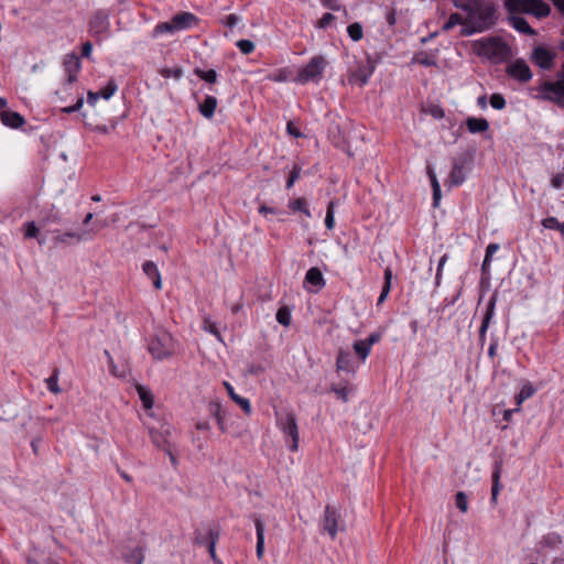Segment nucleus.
Listing matches in <instances>:
<instances>
[{
	"label": "nucleus",
	"instance_id": "f257e3e1",
	"mask_svg": "<svg viewBox=\"0 0 564 564\" xmlns=\"http://www.w3.org/2000/svg\"><path fill=\"white\" fill-rule=\"evenodd\" d=\"M454 6L468 12L471 20L477 19V21L474 22L475 28L470 31L463 30V35L481 32L492 23L494 10L490 7H482L481 0H454Z\"/></svg>",
	"mask_w": 564,
	"mask_h": 564
},
{
	"label": "nucleus",
	"instance_id": "f03ea898",
	"mask_svg": "<svg viewBox=\"0 0 564 564\" xmlns=\"http://www.w3.org/2000/svg\"><path fill=\"white\" fill-rule=\"evenodd\" d=\"M509 13H525L543 19L550 15L551 7L543 0H505Z\"/></svg>",
	"mask_w": 564,
	"mask_h": 564
},
{
	"label": "nucleus",
	"instance_id": "7ed1b4c3",
	"mask_svg": "<svg viewBox=\"0 0 564 564\" xmlns=\"http://www.w3.org/2000/svg\"><path fill=\"white\" fill-rule=\"evenodd\" d=\"M148 350L156 360L170 358L174 354V339L172 335L164 330H158L150 340Z\"/></svg>",
	"mask_w": 564,
	"mask_h": 564
},
{
	"label": "nucleus",
	"instance_id": "20e7f679",
	"mask_svg": "<svg viewBox=\"0 0 564 564\" xmlns=\"http://www.w3.org/2000/svg\"><path fill=\"white\" fill-rule=\"evenodd\" d=\"M327 65L326 59L322 55H316L299 70L296 82L306 84L310 82L318 83L322 78L323 72Z\"/></svg>",
	"mask_w": 564,
	"mask_h": 564
},
{
	"label": "nucleus",
	"instance_id": "39448f33",
	"mask_svg": "<svg viewBox=\"0 0 564 564\" xmlns=\"http://www.w3.org/2000/svg\"><path fill=\"white\" fill-rule=\"evenodd\" d=\"M539 91L541 99L551 101L564 109V80L543 82Z\"/></svg>",
	"mask_w": 564,
	"mask_h": 564
},
{
	"label": "nucleus",
	"instance_id": "423d86ee",
	"mask_svg": "<svg viewBox=\"0 0 564 564\" xmlns=\"http://www.w3.org/2000/svg\"><path fill=\"white\" fill-rule=\"evenodd\" d=\"M278 425L282 430L284 436L291 438L289 449L292 452L299 448V427L295 414L286 412L285 414L278 415Z\"/></svg>",
	"mask_w": 564,
	"mask_h": 564
},
{
	"label": "nucleus",
	"instance_id": "0eeeda50",
	"mask_svg": "<svg viewBox=\"0 0 564 564\" xmlns=\"http://www.w3.org/2000/svg\"><path fill=\"white\" fill-rule=\"evenodd\" d=\"M480 53L489 58L505 59L510 54V47L500 37H489L480 42Z\"/></svg>",
	"mask_w": 564,
	"mask_h": 564
},
{
	"label": "nucleus",
	"instance_id": "6e6552de",
	"mask_svg": "<svg viewBox=\"0 0 564 564\" xmlns=\"http://www.w3.org/2000/svg\"><path fill=\"white\" fill-rule=\"evenodd\" d=\"M323 530L334 540L337 536L339 530H344V523L340 520V513L338 510L327 505L324 511L323 518Z\"/></svg>",
	"mask_w": 564,
	"mask_h": 564
},
{
	"label": "nucleus",
	"instance_id": "1a4fd4ad",
	"mask_svg": "<svg viewBox=\"0 0 564 564\" xmlns=\"http://www.w3.org/2000/svg\"><path fill=\"white\" fill-rule=\"evenodd\" d=\"M555 57L556 54L544 45L535 46L531 53V61L540 68L546 70L553 67Z\"/></svg>",
	"mask_w": 564,
	"mask_h": 564
},
{
	"label": "nucleus",
	"instance_id": "9d476101",
	"mask_svg": "<svg viewBox=\"0 0 564 564\" xmlns=\"http://www.w3.org/2000/svg\"><path fill=\"white\" fill-rule=\"evenodd\" d=\"M110 21L109 13L106 10H97L94 12L89 21V32L93 36H99L109 31Z\"/></svg>",
	"mask_w": 564,
	"mask_h": 564
},
{
	"label": "nucleus",
	"instance_id": "9b49d317",
	"mask_svg": "<svg viewBox=\"0 0 564 564\" xmlns=\"http://www.w3.org/2000/svg\"><path fill=\"white\" fill-rule=\"evenodd\" d=\"M497 301H498V295H497V292H495L486 305V311H485V314L482 317L481 325L479 327V343L481 346H484V344L486 341L487 330H488L490 323L495 316Z\"/></svg>",
	"mask_w": 564,
	"mask_h": 564
},
{
	"label": "nucleus",
	"instance_id": "f8f14e48",
	"mask_svg": "<svg viewBox=\"0 0 564 564\" xmlns=\"http://www.w3.org/2000/svg\"><path fill=\"white\" fill-rule=\"evenodd\" d=\"M506 72L510 77L521 83H527L532 78V72L529 65L521 58L516 59L513 63H511L507 67Z\"/></svg>",
	"mask_w": 564,
	"mask_h": 564
},
{
	"label": "nucleus",
	"instance_id": "ddd939ff",
	"mask_svg": "<svg viewBox=\"0 0 564 564\" xmlns=\"http://www.w3.org/2000/svg\"><path fill=\"white\" fill-rule=\"evenodd\" d=\"M375 70V63L370 57H367L365 62L358 64L357 69H355L350 75V80H356L360 86H364L368 83Z\"/></svg>",
	"mask_w": 564,
	"mask_h": 564
},
{
	"label": "nucleus",
	"instance_id": "4468645a",
	"mask_svg": "<svg viewBox=\"0 0 564 564\" xmlns=\"http://www.w3.org/2000/svg\"><path fill=\"white\" fill-rule=\"evenodd\" d=\"M149 434L154 446L165 449L166 446L172 445L169 441L171 435V427L169 424H162L160 429L149 427Z\"/></svg>",
	"mask_w": 564,
	"mask_h": 564
},
{
	"label": "nucleus",
	"instance_id": "2eb2a0df",
	"mask_svg": "<svg viewBox=\"0 0 564 564\" xmlns=\"http://www.w3.org/2000/svg\"><path fill=\"white\" fill-rule=\"evenodd\" d=\"M61 223L62 218L54 206L47 209L39 219L40 227L51 232H57L58 229L54 228V225H58Z\"/></svg>",
	"mask_w": 564,
	"mask_h": 564
},
{
	"label": "nucleus",
	"instance_id": "dca6fc26",
	"mask_svg": "<svg viewBox=\"0 0 564 564\" xmlns=\"http://www.w3.org/2000/svg\"><path fill=\"white\" fill-rule=\"evenodd\" d=\"M467 163V158L465 155H460L456 158L453 162V167L451 171V183L455 186L463 184L466 180L465 166Z\"/></svg>",
	"mask_w": 564,
	"mask_h": 564
},
{
	"label": "nucleus",
	"instance_id": "f3484780",
	"mask_svg": "<svg viewBox=\"0 0 564 564\" xmlns=\"http://www.w3.org/2000/svg\"><path fill=\"white\" fill-rule=\"evenodd\" d=\"M64 69L67 73V84L72 85L77 79L80 69V59L76 54H68L64 59Z\"/></svg>",
	"mask_w": 564,
	"mask_h": 564
},
{
	"label": "nucleus",
	"instance_id": "a211bd4d",
	"mask_svg": "<svg viewBox=\"0 0 564 564\" xmlns=\"http://www.w3.org/2000/svg\"><path fill=\"white\" fill-rule=\"evenodd\" d=\"M176 31L191 29L197 24L198 18L191 12H181L172 18Z\"/></svg>",
	"mask_w": 564,
	"mask_h": 564
},
{
	"label": "nucleus",
	"instance_id": "6ab92c4d",
	"mask_svg": "<svg viewBox=\"0 0 564 564\" xmlns=\"http://www.w3.org/2000/svg\"><path fill=\"white\" fill-rule=\"evenodd\" d=\"M336 369L337 371H346L351 373L356 371V365L350 351L339 349L336 358Z\"/></svg>",
	"mask_w": 564,
	"mask_h": 564
},
{
	"label": "nucleus",
	"instance_id": "aec40b11",
	"mask_svg": "<svg viewBox=\"0 0 564 564\" xmlns=\"http://www.w3.org/2000/svg\"><path fill=\"white\" fill-rule=\"evenodd\" d=\"M1 122L12 129H19L25 123V119L17 111L3 110L0 113Z\"/></svg>",
	"mask_w": 564,
	"mask_h": 564
},
{
	"label": "nucleus",
	"instance_id": "412c9836",
	"mask_svg": "<svg viewBox=\"0 0 564 564\" xmlns=\"http://www.w3.org/2000/svg\"><path fill=\"white\" fill-rule=\"evenodd\" d=\"M252 518L257 532L256 552L258 558H261L264 553V523L262 522L261 518L256 514Z\"/></svg>",
	"mask_w": 564,
	"mask_h": 564
},
{
	"label": "nucleus",
	"instance_id": "4be33fe9",
	"mask_svg": "<svg viewBox=\"0 0 564 564\" xmlns=\"http://www.w3.org/2000/svg\"><path fill=\"white\" fill-rule=\"evenodd\" d=\"M144 274L152 280L156 290L162 288V279L158 265L153 261H145L142 265Z\"/></svg>",
	"mask_w": 564,
	"mask_h": 564
},
{
	"label": "nucleus",
	"instance_id": "5701e85b",
	"mask_svg": "<svg viewBox=\"0 0 564 564\" xmlns=\"http://www.w3.org/2000/svg\"><path fill=\"white\" fill-rule=\"evenodd\" d=\"M224 386L228 392V395L230 397V399L236 402L241 409L242 411L246 413V414H251V404H250V401L246 398H242L240 395H238L236 392H235V389L234 387L227 382V381H224Z\"/></svg>",
	"mask_w": 564,
	"mask_h": 564
},
{
	"label": "nucleus",
	"instance_id": "b1692460",
	"mask_svg": "<svg viewBox=\"0 0 564 564\" xmlns=\"http://www.w3.org/2000/svg\"><path fill=\"white\" fill-rule=\"evenodd\" d=\"M217 98L208 95L204 101L198 105V110L204 118L212 119L217 108Z\"/></svg>",
	"mask_w": 564,
	"mask_h": 564
},
{
	"label": "nucleus",
	"instance_id": "393cba45",
	"mask_svg": "<svg viewBox=\"0 0 564 564\" xmlns=\"http://www.w3.org/2000/svg\"><path fill=\"white\" fill-rule=\"evenodd\" d=\"M466 127L470 133H481L489 129V122L485 118L469 117L466 119Z\"/></svg>",
	"mask_w": 564,
	"mask_h": 564
},
{
	"label": "nucleus",
	"instance_id": "a878e982",
	"mask_svg": "<svg viewBox=\"0 0 564 564\" xmlns=\"http://www.w3.org/2000/svg\"><path fill=\"white\" fill-rule=\"evenodd\" d=\"M509 21L510 24L520 33L531 36L536 34L535 30L530 26L528 21L520 15H512L509 18Z\"/></svg>",
	"mask_w": 564,
	"mask_h": 564
},
{
	"label": "nucleus",
	"instance_id": "bb28decb",
	"mask_svg": "<svg viewBox=\"0 0 564 564\" xmlns=\"http://www.w3.org/2000/svg\"><path fill=\"white\" fill-rule=\"evenodd\" d=\"M88 238H89V232L86 230L80 231V232L69 231V232H65V234L57 235L56 237H54V243L55 245L67 243L68 239H75L77 242H79L83 240H87Z\"/></svg>",
	"mask_w": 564,
	"mask_h": 564
},
{
	"label": "nucleus",
	"instance_id": "cd10ccee",
	"mask_svg": "<svg viewBox=\"0 0 564 564\" xmlns=\"http://www.w3.org/2000/svg\"><path fill=\"white\" fill-rule=\"evenodd\" d=\"M305 282L316 286L317 289L325 286V279L322 271L316 267L308 269L305 274Z\"/></svg>",
	"mask_w": 564,
	"mask_h": 564
},
{
	"label": "nucleus",
	"instance_id": "c85d7f7f",
	"mask_svg": "<svg viewBox=\"0 0 564 564\" xmlns=\"http://www.w3.org/2000/svg\"><path fill=\"white\" fill-rule=\"evenodd\" d=\"M209 413L216 419L217 424L221 432H226L225 427V413L221 404L218 401H212L208 404Z\"/></svg>",
	"mask_w": 564,
	"mask_h": 564
},
{
	"label": "nucleus",
	"instance_id": "c756f323",
	"mask_svg": "<svg viewBox=\"0 0 564 564\" xmlns=\"http://www.w3.org/2000/svg\"><path fill=\"white\" fill-rule=\"evenodd\" d=\"M501 473H502V462L499 460V462L495 463V469H494L492 476H491V479H492L491 500L492 501H496L497 496L499 494Z\"/></svg>",
	"mask_w": 564,
	"mask_h": 564
},
{
	"label": "nucleus",
	"instance_id": "7c9ffc66",
	"mask_svg": "<svg viewBox=\"0 0 564 564\" xmlns=\"http://www.w3.org/2000/svg\"><path fill=\"white\" fill-rule=\"evenodd\" d=\"M135 390L138 392L140 400L142 401L143 406L147 410H151L154 404V395L151 392V390L142 384H137Z\"/></svg>",
	"mask_w": 564,
	"mask_h": 564
},
{
	"label": "nucleus",
	"instance_id": "2f4dec72",
	"mask_svg": "<svg viewBox=\"0 0 564 564\" xmlns=\"http://www.w3.org/2000/svg\"><path fill=\"white\" fill-rule=\"evenodd\" d=\"M219 536H220V532L218 529L214 528V529H208V545H207V550H208V553L212 557V560L218 564L219 561L217 558V555H216V544H217V541L219 540Z\"/></svg>",
	"mask_w": 564,
	"mask_h": 564
},
{
	"label": "nucleus",
	"instance_id": "473e14b6",
	"mask_svg": "<svg viewBox=\"0 0 564 564\" xmlns=\"http://www.w3.org/2000/svg\"><path fill=\"white\" fill-rule=\"evenodd\" d=\"M123 557L128 564H143L144 550L141 546H137L132 549L129 553H126Z\"/></svg>",
	"mask_w": 564,
	"mask_h": 564
},
{
	"label": "nucleus",
	"instance_id": "72a5a7b5",
	"mask_svg": "<svg viewBox=\"0 0 564 564\" xmlns=\"http://www.w3.org/2000/svg\"><path fill=\"white\" fill-rule=\"evenodd\" d=\"M563 543L562 536L558 533L550 532L545 534L541 541L543 547L557 549Z\"/></svg>",
	"mask_w": 564,
	"mask_h": 564
},
{
	"label": "nucleus",
	"instance_id": "f704fd0d",
	"mask_svg": "<svg viewBox=\"0 0 564 564\" xmlns=\"http://www.w3.org/2000/svg\"><path fill=\"white\" fill-rule=\"evenodd\" d=\"M391 280H392V270L391 268H387L384 270V283H383V286H382V290H381V293L378 297V305H380L381 303L384 302V300L387 299L390 290H391Z\"/></svg>",
	"mask_w": 564,
	"mask_h": 564
},
{
	"label": "nucleus",
	"instance_id": "c9c22d12",
	"mask_svg": "<svg viewBox=\"0 0 564 564\" xmlns=\"http://www.w3.org/2000/svg\"><path fill=\"white\" fill-rule=\"evenodd\" d=\"M58 375L59 370L57 368H54L53 373L45 380L47 389L55 394L61 392L58 386Z\"/></svg>",
	"mask_w": 564,
	"mask_h": 564
},
{
	"label": "nucleus",
	"instance_id": "e433bc0d",
	"mask_svg": "<svg viewBox=\"0 0 564 564\" xmlns=\"http://www.w3.org/2000/svg\"><path fill=\"white\" fill-rule=\"evenodd\" d=\"M352 348L361 360H365L370 354L369 344H366L365 340H356Z\"/></svg>",
	"mask_w": 564,
	"mask_h": 564
},
{
	"label": "nucleus",
	"instance_id": "4c0bfd02",
	"mask_svg": "<svg viewBox=\"0 0 564 564\" xmlns=\"http://www.w3.org/2000/svg\"><path fill=\"white\" fill-rule=\"evenodd\" d=\"M194 74L209 84H214L217 80V72L215 69L203 70L197 67L194 69Z\"/></svg>",
	"mask_w": 564,
	"mask_h": 564
},
{
	"label": "nucleus",
	"instance_id": "58836bf2",
	"mask_svg": "<svg viewBox=\"0 0 564 564\" xmlns=\"http://www.w3.org/2000/svg\"><path fill=\"white\" fill-rule=\"evenodd\" d=\"M347 33L354 42H358L362 39L364 32L362 26L358 22H354L347 26Z\"/></svg>",
	"mask_w": 564,
	"mask_h": 564
},
{
	"label": "nucleus",
	"instance_id": "ea45409f",
	"mask_svg": "<svg viewBox=\"0 0 564 564\" xmlns=\"http://www.w3.org/2000/svg\"><path fill=\"white\" fill-rule=\"evenodd\" d=\"M291 311L288 306H281L276 312V321L283 326H290L291 324Z\"/></svg>",
	"mask_w": 564,
	"mask_h": 564
},
{
	"label": "nucleus",
	"instance_id": "a19ab883",
	"mask_svg": "<svg viewBox=\"0 0 564 564\" xmlns=\"http://www.w3.org/2000/svg\"><path fill=\"white\" fill-rule=\"evenodd\" d=\"M118 86L113 79H110L107 85L98 90L97 93L100 94V98H104L108 100L113 96V94L117 91Z\"/></svg>",
	"mask_w": 564,
	"mask_h": 564
},
{
	"label": "nucleus",
	"instance_id": "79ce46f5",
	"mask_svg": "<svg viewBox=\"0 0 564 564\" xmlns=\"http://www.w3.org/2000/svg\"><path fill=\"white\" fill-rule=\"evenodd\" d=\"M289 207L294 212L299 210L304 213L307 217H311V213L306 207V200L304 198H297L293 202H290Z\"/></svg>",
	"mask_w": 564,
	"mask_h": 564
},
{
	"label": "nucleus",
	"instance_id": "37998d69",
	"mask_svg": "<svg viewBox=\"0 0 564 564\" xmlns=\"http://www.w3.org/2000/svg\"><path fill=\"white\" fill-rule=\"evenodd\" d=\"M24 228H25V232H24L25 238H37L39 234H40V229H42L40 227V225L35 224V221L26 223L24 225Z\"/></svg>",
	"mask_w": 564,
	"mask_h": 564
},
{
	"label": "nucleus",
	"instance_id": "c03bdc74",
	"mask_svg": "<svg viewBox=\"0 0 564 564\" xmlns=\"http://www.w3.org/2000/svg\"><path fill=\"white\" fill-rule=\"evenodd\" d=\"M455 503H456V507L462 512H464V513L467 512V510H468V500H467V496L465 495V492L458 491L455 495Z\"/></svg>",
	"mask_w": 564,
	"mask_h": 564
},
{
	"label": "nucleus",
	"instance_id": "a18cd8bd",
	"mask_svg": "<svg viewBox=\"0 0 564 564\" xmlns=\"http://www.w3.org/2000/svg\"><path fill=\"white\" fill-rule=\"evenodd\" d=\"M463 21L460 14L458 13H452L448 18V20L444 23L442 30L447 32L452 30L455 25L460 24Z\"/></svg>",
	"mask_w": 564,
	"mask_h": 564
},
{
	"label": "nucleus",
	"instance_id": "49530a36",
	"mask_svg": "<svg viewBox=\"0 0 564 564\" xmlns=\"http://www.w3.org/2000/svg\"><path fill=\"white\" fill-rule=\"evenodd\" d=\"M414 61L425 67L436 66L437 64L435 57L429 56L425 53L419 54Z\"/></svg>",
	"mask_w": 564,
	"mask_h": 564
},
{
	"label": "nucleus",
	"instance_id": "de8ad7c7",
	"mask_svg": "<svg viewBox=\"0 0 564 564\" xmlns=\"http://www.w3.org/2000/svg\"><path fill=\"white\" fill-rule=\"evenodd\" d=\"M173 24L174 23H173L172 19H171V21L159 23L154 28V35H159V34H163V33H167V32H175L176 30L174 29Z\"/></svg>",
	"mask_w": 564,
	"mask_h": 564
},
{
	"label": "nucleus",
	"instance_id": "09e8293b",
	"mask_svg": "<svg viewBox=\"0 0 564 564\" xmlns=\"http://www.w3.org/2000/svg\"><path fill=\"white\" fill-rule=\"evenodd\" d=\"M334 202H329L326 210V217H325V226L327 229H333L335 226V218H334Z\"/></svg>",
	"mask_w": 564,
	"mask_h": 564
},
{
	"label": "nucleus",
	"instance_id": "8fccbe9b",
	"mask_svg": "<svg viewBox=\"0 0 564 564\" xmlns=\"http://www.w3.org/2000/svg\"><path fill=\"white\" fill-rule=\"evenodd\" d=\"M490 105L496 110H501L506 107V99L501 94H492L490 97Z\"/></svg>",
	"mask_w": 564,
	"mask_h": 564
},
{
	"label": "nucleus",
	"instance_id": "3c124183",
	"mask_svg": "<svg viewBox=\"0 0 564 564\" xmlns=\"http://www.w3.org/2000/svg\"><path fill=\"white\" fill-rule=\"evenodd\" d=\"M301 171H302V169H301L300 165L295 164L293 166L292 171L290 172V176H289V178L286 181V188L288 189H290L294 185V183L300 178Z\"/></svg>",
	"mask_w": 564,
	"mask_h": 564
},
{
	"label": "nucleus",
	"instance_id": "603ef678",
	"mask_svg": "<svg viewBox=\"0 0 564 564\" xmlns=\"http://www.w3.org/2000/svg\"><path fill=\"white\" fill-rule=\"evenodd\" d=\"M237 47L242 54L247 55L254 51V43L250 40H239L237 42Z\"/></svg>",
	"mask_w": 564,
	"mask_h": 564
},
{
	"label": "nucleus",
	"instance_id": "864d4df0",
	"mask_svg": "<svg viewBox=\"0 0 564 564\" xmlns=\"http://www.w3.org/2000/svg\"><path fill=\"white\" fill-rule=\"evenodd\" d=\"M208 530L204 533L200 530L194 532V542L197 545H208Z\"/></svg>",
	"mask_w": 564,
	"mask_h": 564
},
{
	"label": "nucleus",
	"instance_id": "5fc2aeb1",
	"mask_svg": "<svg viewBox=\"0 0 564 564\" xmlns=\"http://www.w3.org/2000/svg\"><path fill=\"white\" fill-rule=\"evenodd\" d=\"M204 329L216 336L221 341L220 333L217 328L216 323H214L209 318L204 319Z\"/></svg>",
	"mask_w": 564,
	"mask_h": 564
},
{
	"label": "nucleus",
	"instance_id": "6e6d98bb",
	"mask_svg": "<svg viewBox=\"0 0 564 564\" xmlns=\"http://www.w3.org/2000/svg\"><path fill=\"white\" fill-rule=\"evenodd\" d=\"M161 75L164 77V78H169V77H174L176 79H180L182 76H183V70L182 68H164L161 70Z\"/></svg>",
	"mask_w": 564,
	"mask_h": 564
},
{
	"label": "nucleus",
	"instance_id": "4d7b16f0",
	"mask_svg": "<svg viewBox=\"0 0 564 564\" xmlns=\"http://www.w3.org/2000/svg\"><path fill=\"white\" fill-rule=\"evenodd\" d=\"M330 391H333L336 394V397L340 399L343 402L348 401L349 391L346 387L338 388L337 386L333 384L330 387Z\"/></svg>",
	"mask_w": 564,
	"mask_h": 564
},
{
	"label": "nucleus",
	"instance_id": "13d9d810",
	"mask_svg": "<svg viewBox=\"0 0 564 564\" xmlns=\"http://www.w3.org/2000/svg\"><path fill=\"white\" fill-rule=\"evenodd\" d=\"M560 221L556 217L550 216L542 220V226L545 229L557 230Z\"/></svg>",
	"mask_w": 564,
	"mask_h": 564
},
{
	"label": "nucleus",
	"instance_id": "bf43d9fd",
	"mask_svg": "<svg viewBox=\"0 0 564 564\" xmlns=\"http://www.w3.org/2000/svg\"><path fill=\"white\" fill-rule=\"evenodd\" d=\"M335 20V15L327 12L323 14V17L317 22V28L326 29L333 21Z\"/></svg>",
	"mask_w": 564,
	"mask_h": 564
},
{
	"label": "nucleus",
	"instance_id": "052dcab7",
	"mask_svg": "<svg viewBox=\"0 0 564 564\" xmlns=\"http://www.w3.org/2000/svg\"><path fill=\"white\" fill-rule=\"evenodd\" d=\"M525 399L531 398L535 392L536 389L530 383L527 382L522 386L521 390L519 391Z\"/></svg>",
	"mask_w": 564,
	"mask_h": 564
},
{
	"label": "nucleus",
	"instance_id": "680f3d73",
	"mask_svg": "<svg viewBox=\"0 0 564 564\" xmlns=\"http://www.w3.org/2000/svg\"><path fill=\"white\" fill-rule=\"evenodd\" d=\"M447 258H448L447 254H444V256H442V258L438 261L437 272H436V276H435L436 285H440V283H441L442 270H443L445 262L447 261Z\"/></svg>",
	"mask_w": 564,
	"mask_h": 564
},
{
	"label": "nucleus",
	"instance_id": "e2e57ef3",
	"mask_svg": "<svg viewBox=\"0 0 564 564\" xmlns=\"http://www.w3.org/2000/svg\"><path fill=\"white\" fill-rule=\"evenodd\" d=\"M84 105V98L83 97H78L77 101L75 105L73 106H69V107H64L62 109L63 112L65 113H72V112H75V111H78Z\"/></svg>",
	"mask_w": 564,
	"mask_h": 564
},
{
	"label": "nucleus",
	"instance_id": "0e129e2a",
	"mask_svg": "<svg viewBox=\"0 0 564 564\" xmlns=\"http://www.w3.org/2000/svg\"><path fill=\"white\" fill-rule=\"evenodd\" d=\"M551 184L554 188H561L564 184V174L557 173L551 178Z\"/></svg>",
	"mask_w": 564,
	"mask_h": 564
},
{
	"label": "nucleus",
	"instance_id": "69168bd1",
	"mask_svg": "<svg viewBox=\"0 0 564 564\" xmlns=\"http://www.w3.org/2000/svg\"><path fill=\"white\" fill-rule=\"evenodd\" d=\"M321 3L323 7L334 11H338L340 9V4L336 0H321Z\"/></svg>",
	"mask_w": 564,
	"mask_h": 564
},
{
	"label": "nucleus",
	"instance_id": "338daca9",
	"mask_svg": "<svg viewBox=\"0 0 564 564\" xmlns=\"http://www.w3.org/2000/svg\"><path fill=\"white\" fill-rule=\"evenodd\" d=\"M499 249V245L498 243H489L486 248V254L485 257L487 259H492V256L495 254V252Z\"/></svg>",
	"mask_w": 564,
	"mask_h": 564
},
{
	"label": "nucleus",
	"instance_id": "774afa93",
	"mask_svg": "<svg viewBox=\"0 0 564 564\" xmlns=\"http://www.w3.org/2000/svg\"><path fill=\"white\" fill-rule=\"evenodd\" d=\"M239 17L236 15V14H229L226 17L224 23L229 26V28H234L238 22H239Z\"/></svg>",
	"mask_w": 564,
	"mask_h": 564
}]
</instances>
